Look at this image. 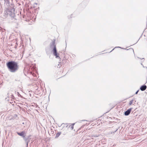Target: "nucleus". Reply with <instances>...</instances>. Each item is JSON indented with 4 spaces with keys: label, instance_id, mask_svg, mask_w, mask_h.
<instances>
[{
    "label": "nucleus",
    "instance_id": "f03ea898",
    "mask_svg": "<svg viewBox=\"0 0 147 147\" xmlns=\"http://www.w3.org/2000/svg\"><path fill=\"white\" fill-rule=\"evenodd\" d=\"M53 51V55L54 56H55L56 58H57L58 57L60 59V58L59 56V54L57 53L56 49L55 46H54Z\"/></svg>",
    "mask_w": 147,
    "mask_h": 147
},
{
    "label": "nucleus",
    "instance_id": "20e7f679",
    "mask_svg": "<svg viewBox=\"0 0 147 147\" xmlns=\"http://www.w3.org/2000/svg\"><path fill=\"white\" fill-rule=\"evenodd\" d=\"M131 110V108H130L125 112V115L126 116L128 115Z\"/></svg>",
    "mask_w": 147,
    "mask_h": 147
},
{
    "label": "nucleus",
    "instance_id": "6e6552de",
    "mask_svg": "<svg viewBox=\"0 0 147 147\" xmlns=\"http://www.w3.org/2000/svg\"><path fill=\"white\" fill-rule=\"evenodd\" d=\"M5 2L8 3V4L9 3V0H4Z\"/></svg>",
    "mask_w": 147,
    "mask_h": 147
},
{
    "label": "nucleus",
    "instance_id": "9b49d317",
    "mask_svg": "<svg viewBox=\"0 0 147 147\" xmlns=\"http://www.w3.org/2000/svg\"><path fill=\"white\" fill-rule=\"evenodd\" d=\"M138 90L136 92V94H137L138 92Z\"/></svg>",
    "mask_w": 147,
    "mask_h": 147
},
{
    "label": "nucleus",
    "instance_id": "f257e3e1",
    "mask_svg": "<svg viewBox=\"0 0 147 147\" xmlns=\"http://www.w3.org/2000/svg\"><path fill=\"white\" fill-rule=\"evenodd\" d=\"M7 66L9 71L11 72H15L18 69L19 66L18 63L13 61L8 62Z\"/></svg>",
    "mask_w": 147,
    "mask_h": 147
},
{
    "label": "nucleus",
    "instance_id": "7ed1b4c3",
    "mask_svg": "<svg viewBox=\"0 0 147 147\" xmlns=\"http://www.w3.org/2000/svg\"><path fill=\"white\" fill-rule=\"evenodd\" d=\"M17 134L19 135L22 136L23 138H25L26 136V132L25 131H22L21 133L17 132Z\"/></svg>",
    "mask_w": 147,
    "mask_h": 147
},
{
    "label": "nucleus",
    "instance_id": "1a4fd4ad",
    "mask_svg": "<svg viewBox=\"0 0 147 147\" xmlns=\"http://www.w3.org/2000/svg\"><path fill=\"white\" fill-rule=\"evenodd\" d=\"M60 134H61L60 133H58L57 134L56 136L57 137H58L60 135Z\"/></svg>",
    "mask_w": 147,
    "mask_h": 147
},
{
    "label": "nucleus",
    "instance_id": "9d476101",
    "mask_svg": "<svg viewBox=\"0 0 147 147\" xmlns=\"http://www.w3.org/2000/svg\"><path fill=\"white\" fill-rule=\"evenodd\" d=\"M92 137L96 138V137H98V136H97L96 135H93V136H92Z\"/></svg>",
    "mask_w": 147,
    "mask_h": 147
},
{
    "label": "nucleus",
    "instance_id": "f8f14e48",
    "mask_svg": "<svg viewBox=\"0 0 147 147\" xmlns=\"http://www.w3.org/2000/svg\"><path fill=\"white\" fill-rule=\"evenodd\" d=\"M28 143H27V146H28Z\"/></svg>",
    "mask_w": 147,
    "mask_h": 147
},
{
    "label": "nucleus",
    "instance_id": "ddd939ff",
    "mask_svg": "<svg viewBox=\"0 0 147 147\" xmlns=\"http://www.w3.org/2000/svg\"><path fill=\"white\" fill-rule=\"evenodd\" d=\"M114 49H113L112 50V51L113 50H114Z\"/></svg>",
    "mask_w": 147,
    "mask_h": 147
},
{
    "label": "nucleus",
    "instance_id": "39448f33",
    "mask_svg": "<svg viewBox=\"0 0 147 147\" xmlns=\"http://www.w3.org/2000/svg\"><path fill=\"white\" fill-rule=\"evenodd\" d=\"M147 87L146 85H143L141 86L140 88V89L142 91H144L146 88Z\"/></svg>",
    "mask_w": 147,
    "mask_h": 147
},
{
    "label": "nucleus",
    "instance_id": "423d86ee",
    "mask_svg": "<svg viewBox=\"0 0 147 147\" xmlns=\"http://www.w3.org/2000/svg\"><path fill=\"white\" fill-rule=\"evenodd\" d=\"M74 123H73L72 125L70 126V127L71 128V129H73L74 128Z\"/></svg>",
    "mask_w": 147,
    "mask_h": 147
},
{
    "label": "nucleus",
    "instance_id": "4468645a",
    "mask_svg": "<svg viewBox=\"0 0 147 147\" xmlns=\"http://www.w3.org/2000/svg\"><path fill=\"white\" fill-rule=\"evenodd\" d=\"M118 47V48H119L120 47Z\"/></svg>",
    "mask_w": 147,
    "mask_h": 147
},
{
    "label": "nucleus",
    "instance_id": "0eeeda50",
    "mask_svg": "<svg viewBox=\"0 0 147 147\" xmlns=\"http://www.w3.org/2000/svg\"><path fill=\"white\" fill-rule=\"evenodd\" d=\"M133 100H132L130 101L129 102V105H131L133 103Z\"/></svg>",
    "mask_w": 147,
    "mask_h": 147
}]
</instances>
